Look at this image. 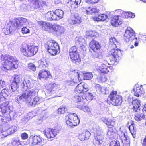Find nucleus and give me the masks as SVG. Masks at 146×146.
Instances as JSON below:
<instances>
[{"label":"nucleus","instance_id":"3c124183","mask_svg":"<svg viewBox=\"0 0 146 146\" xmlns=\"http://www.w3.org/2000/svg\"><path fill=\"white\" fill-rule=\"evenodd\" d=\"M84 80H90L93 77L92 74L90 72H87L83 74Z\"/></svg>","mask_w":146,"mask_h":146},{"label":"nucleus","instance_id":"cd10ccee","mask_svg":"<svg viewBox=\"0 0 146 146\" xmlns=\"http://www.w3.org/2000/svg\"><path fill=\"white\" fill-rule=\"evenodd\" d=\"M90 135V133L88 130H85L83 131L79 136V139L82 141L88 139Z\"/></svg>","mask_w":146,"mask_h":146},{"label":"nucleus","instance_id":"ea45409f","mask_svg":"<svg viewBox=\"0 0 146 146\" xmlns=\"http://www.w3.org/2000/svg\"><path fill=\"white\" fill-rule=\"evenodd\" d=\"M55 11L58 20H59L62 18L64 15V12L62 10L58 9Z\"/></svg>","mask_w":146,"mask_h":146},{"label":"nucleus","instance_id":"a211bd4d","mask_svg":"<svg viewBox=\"0 0 146 146\" xmlns=\"http://www.w3.org/2000/svg\"><path fill=\"white\" fill-rule=\"evenodd\" d=\"M57 85L55 83L49 84L45 86L46 92L45 95L50 96L53 91L56 89Z\"/></svg>","mask_w":146,"mask_h":146},{"label":"nucleus","instance_id":"e433bc0d","mask_svg":"<svg viewBox=\"0 0 146 146\" xmlns=\"http://www.w3.org/2000/svg\"><path fill=\"white\" fill-rule=\"evenodd\" d=\"M32 7L35 9H41L42 6L38 0H35L33 1Z\"/></svg>","mask_w":146,"mask_h":146},{"label":"nucleus","instance_id":"09e8293b","mask_svg":"<svg viewBox=\"0 0 146 146\" xmlns=\"http://www.w3.org/2000/svg\"><path fill=\"white\" fill-rule=\"evenodd\" d=\"M122 15L123 16H125V17H131L132 18H134L135 16L134 13L125 12L122 13Z\"/></svg>","mask_w":146,"mask_h":146},{"label":"nucleus","instance_id":"473e14b6","mask_svg":"<svg viewBox=\"0 0 146 146\" xmlns=\"http://www.w3.org/2000/svg\"><path fill=\"white\" fill-rule=\"evenodd\" d=\"M140 113H136L135 115L134 119L137 121H140L142 119H146V115L141 111H139Z\"/></svg>","mask_w":146,"mask_h":146},{"label":"nucleus","instance_id":"ddd939ff","mask_svg":"<svg viewBox=\"0 0 146 146\" xmlns=\"http://www.w3.org/2000/svg\"><path fill=\"white\" fill-rule=\"evenodd\" d=\"M119 136L123 144V146H130V139L127 135V133L125 130L121 131Z\"/></svg>","mask_w":146,"mask_h":146},{"label":"nucleus","instance_id":"de8ad7c7","mask_svg":"<svg viewBox=\"0 0 146 146\" xmlns=\"http://www.w3.org/2000/svg\"><path fill=\"white\" fill-rule=\"evenodd\" d=\"M77 108L85 112L88 113L90 111V109L88 107L86 106L77 105Z\"/></svg>","mask_w":146,"mask_h":146},{"label":"nucleus","instance_id":"8fccbe9b","mask_svg":"<svg viewBox=\"0 0 146 146\" xmlns=\"http://www.w3.org/2000/svg\"><path fill=\"white\" fill-rule=\"evenodd\" d=\"M10 86L12 92H17V90L18 87V84L12 82Z\"/></svg>","mask_w":146,"mask_h":146},{"label":"nucleus","instance_id":"f704fd0d","mask_svg":"<svg viewBox=\"0 0 146 146\" xmlns=\"http://www.w3.org/2000/svg\"><path fill=\"white\" fill-rule=\"evenodd\" d=\"M55 27L54 31L56 32L58 35H60L64 32L65 29L63 27L57 25H56Z\"/></svg>","mask_w":146,"mask_h":146},{"label":"nucleus","instance_id":"864d4df0","mask_svg":"<svg viewBox=\"0 0 146 146\" xmlns=\"http://www.w3.org/2000/svg\"><path fill=\"white\" fill-rule=\"evenodd\" d=\"M83 99V97L81 96L76 95L73 97V100L75 102H81Z\"/></svg>","mask_w":146,"mask_h":146},{"label":"nucleus","instance_id":"a19ab883","mask_svg":"<svg viewBox=\"0 0 146 146\" xmlns=\"http://www.w3.org/2000/svg\"><path fill=\"white\" fill-rule=\"evenodd\" d=\"M115 133L112 129H110L108 130L107 133V136L110 139H113L114 137Z\"/></svg>","mask_w":146,"mask_h":146},{"label":"nucleus","instance_id":"79ce46f5","mask_svg":"<svg viewBox=\"0 0 146 146\" xmlns=\"http://www.w3.org/2000/svg\"><path fill=\"white\" fill-rule=\"evenodd\" d=\"M110 44L113 46L114 47H117L118 41L115 37H111L110 39Z\"/></svg>","mask_w":146,"mask_h":146},{"label":"nucleus","instance_id":"c03bdc74","mask_svg":"<svg viewBox=\"0 0 146 146\" xmlns=\"http://www.w3.org/2000/svg\"><path fill=\"white\" fill-rule=\"evenodd\" d=\"M86 35L87 36H90L91 37L97 36L98 35V33L94 31H87L86 33Z\"/></svg>","mask_w":146,"mask_h":146},{"label":"nucleus","instance_id":"39448f33","mask_svg":"<svg viewBox=\"0 0 146 146\" xmlns=\"http://www.w3.org/2000/svg\"><path fill=\"white\" fill-rule=\"evenodd\" d=\"M38 50V47L34 46H23L21 48V52L24 55L27 57H31L35 54Z\"/></svg>","mask_w":146,"mask_h":146},{"label":"nucleus","instance_id":"dca6fc26","mask_svg":"<svg viewBox=\"0 0 146 146\" xmlns=\"http://www.w3.org/2000/svg\"><path fill=\"white\" fill-rule=\"evenodd\" d=\"M16 30L14 22L10 21L7 26L6 28H4L3 31L4 33L6 35H9L13 31Z\"/></svg>","mask_w":146,"mask_h":146},{"label":"nucleus","instance_id":"a878e982","mask_svg":"<svg viewBox=\"0 0 146 146\" xmlns=\"http://www.w3.org/2000/svg\"><path fill=\"white\" fill-rule=\"evenodd\" d=\"M100 120L106 124L109 128H111L114 126L115 124V121L113 120L107 118L105 117L101 118Z\"/></svg>","mask_w":146,"mask_h":146},{"label":"nucleus","instance_id":"c85d7f7f","mask_svg":"<svg viewBox=\"0 0 146 146\" xmlns=\"http://www.w3.org/2000/svg\"><path fill=\"white\" fill-rule=\"evenodd\" d=\"M81 2V0H69L68 4L72 9H74L77 8Z\"/></svg>","mask_w":146,"mask_h":146},{"label":"nucleus","instance_id":"680f3d73","mask_svg":"<svg viewBox=\"0 0 146 146\" xmlns=\"http://www.w3.org/2000/svg\"><path fill=\"white\" fill-rule=\"evenodd\" d=\"M21 32L23 34H27L30 32V30L26 27H25L22 28Z\"/></svg>","mask_w":146,"mask_h":146},{"label":"nucleus","instance_id":"393cba45","mask_svg":"<svg viewBox=\"0 0 146 146\" xmlns=\"http://www.w3.org/2000/svg\"><path fill=\"white\" fill-rule=\"evenodd\" d=\"M111 25L114 26H117L121 25L122 23V21L118 16H114L111 21Z\"/></svg>","mask_w":146,"mask_h":146},{"label":"nucleus","instance_id":"5fc2aeb1","mask_svg":"<svg viewBox=\"0 0 146 146\" xmlns=\"http://www.w3.org/2000/svg\"><path fill=\"white\" fill-rule=\"evenodd\" d=\"M129 129L133 137L135 138V129L133 125H130L129 127Z\"/></svg>","mask_w":146,"mask_h":146},{"label":"nucleus","instance_id":"9d476101","mask_svg":"<svg viewBox=\"0 0 146 146\" xmlns=\"http://www.w3.org/2000/svg\"><path fill=\"white\" fill-rule=\"evenodd\" d=\"M104 140V134L102 131L98 130L97 132V135L94 136L93 139V144L95 146H101Z\"/></svg>","mask_w":146,"mask_h":146},{"label":"nucleus","instance_id":"4d7b16f0","mask_svg":"<svg viewBox=\"0 0 146 146\" xmlns=\"http://www.w3.org/2000/svg\"><path fill=\"white\" fill-rule=\"evenodd\" d=\"M28 68L33 71H35L36 70V67L32 63H30L28 64Z\"/></svg>","mask_w":146,"mask_h":146},{"label":"nucleus","instance_id":"c9c22d12","mask_svg":"<svg viewBox=\"0 0 146 146\" xmlns=\"http://www.w3.org/2000/svg\"><path fill=\"white\" fill-rule=\"evenodd\" d=\"M21 144V141L19 138H14L12 139L11 144L9 146H18Z\"/></svg>","mask_w":146,"mask_h":146},{"label":"nucleus","instance_id":"338daca9","mask_svg":"<svg viewBox=\"0 0 146 146\" xmlns=\"http://www.w3.org/2000/svg\"><path fill=\"white\" fill-rule=\"evenodd\" d=\"M99 1V0H86V1L88 3L94 4L97 3Z\"/></svg>","mask_w":146,"mask_h":146},{"label":"nucleus","instance_id":"37998d69","mask_svg":"<svg viewBox=\"0 0 146 146\" xmlns=\"http://www.w3.org/2000/svg\"><path fill=\"white\" fill-rule=\"evenodd\" d=\"M86 11L87 14H92L93 13H98L99 10L94 8H89L86 10Z\"/></svg>","mask_w":146,"mask_h":146},{"label":"nucleus","instance_id":"4be33fe9","mask_svg":"<svg viewBox=\"0 0 146 146\" xmlns=\"http://www.w3.org/2000/svg\"><path fill=\"white\" fill-rule=\"evenodd\" d=\"M76 90L79 93L86 92L88 90V86L84 83H80L76 87Z\"/></svg>","mask_w":146,"mask_h":146},{"label":"nucleus","instance_id":"052dcab7","mask_svg":"<svg viewBox=\"0 0 146 146\" xmlns=\"http://www.w3.org/2000/svg\"><path fill=\"white\" fill-rule=\"evenodd\" d=\"M66 110L65 107H60L58 110V113L59 114H63L66 111Z\"/></svg>","mask_w":146,"mask_h":146},{"label":"nucleus","instance_id":"b1692460","mask_svg":"<svg viewBox=\"0 0 146 146\" xmlns=\"http://www.w3.org/2000/svg\"><path fill=\"white\" fill-rule=\"evenodd\" d=\"M38 76L40 80L41 78H44L47 80L48 78L51 77V75L50 72L48 71L45 70H42L40 71Z\"/></svg>","mask_w":146,"mask_h":146},{"label":"nucleus","instance_id":"a18cd8bd","mask_svg":"<svg viewBox=\"0 0 146 146\" xmlns=\"http://www.w3.org/2000/svg\"><path fill=\"white\" fill-rule=\"evenodd\" d=\"M17 130V127L15 126H12L7 129L6 131L8 133V135L14 133Z\"/></svg>","mask_w":146,"mask_h":146},{"label":"nucleus","instance_id":"69168bd1","mask_svg":"<svg viewBox=\"0 0 146 146\" xmlns=\"http://www.w3.org/2000/svg\"><path fill=\"white\" fill-rule=\"evenodd\" d=\"M6 86V83L5 81L1 80L0 82V88H5Z\"/></svg>","mask_w":146,"mask_h":146},{"label":"nucleus","instance_id":"4468645a","mask_svg":"<svg viewBox=\"0 0 146 146\" xmlns=\"http://www.w3.org/2000/svg\"><path fill=\"white\" fill-rule=\"evenodd\" d=\"M42 29L46 31L52 32L55 29L56 25H53L48 22H41L40 23Z\"/></svg>","mask_w":146,"mask_h":146},{"label":"nucleus","instance_id":"7c9ffc66","mask_svg":"<svg viewBox=\"0 0 146 146\" xmlns=\"http://www.w3.org/2000/svg\"><path fill=\"white\" fill-rule=\"evenodd\" d=\"M74 113L68 114L65 118L66 122L67 125L71 127H73V123L71 122L74 117Z\"/></svg>","mask_w":146,"mask_h":146},{"label":"nucleus","instance_id":"aec40b11","mask_svg":"<svg viewBox=\"0 0 146 146\" xmlns=\"http://www.w3.org/2000/svg\"><path fill=\"white\" fill-rule=\"evenodd\" d=\"M96 89L99 94H107L109 93V88L102 86L99 84L96 86Z\"/></svg>","mask_w":146,"mask_h":146},{"label":"nucleus","instance_id":"423d86ee","mask_svg":"<svg viewBox=\"0 0 146 146\" xmlns=\"http://www.w3.org/2000/svg\"><path fill=\"white\" fill-rule=\"evenodd\" d=\"M69 53L71 60L73 63L78 64L80 62V58L79 56L78 49L76 46H74L70 48Z\"/></svg>","mask_w":146,"mask_h":146},{"label":"nucleus","instance_id":"412c9836","mask_svg":"<svg viewBox=\"0 0 146 146\" xmlns=\"http://www.w3.org/2000/svg\"><path fill=\"white\" fill-rule=\"evenodd\" d=\"M141 102L138 99L133 100L132 102L133 106V110L135 112H139L140 111V109L141 108Z\"/></svg>","mask_w":146,"mask_h":146},{"label":"nucleus","instance_id":"4c0bfd02","mask_svg":"<svg viewBox=\"0 0 146 146\" xmlns=\"http://www.w3.org/2000/svg\"><path fill=\"white\" fill-rule=\"evenodd\" d=\"M74 117L72 119V121H71L72 123H73V127L76 126L79 124L80 122L79 119H78L77 115L74 113Z\"/></svg>","mask_w":146,"mask_h":146},{"label":"nucleus","instance_id":"20e7f679","mask_svg":"<svg viewBox=\"0 0 146 146\" xmlns=\"http://www.w3.org/2000/svg\"><path fill=\"white\" fill-rule=\"evenodd\" d=\"M45 47L52 55H55L60 52V48L58 43L53 40L47 42Z\"/></svg>","mask_w":146,"mask_h":146},{"label":"nucleus","instance_id":"0eeeda50","mask_svg":"<svg viewBox=\"0 0 146 146\" xmlns=\"http://www.w3.org/2000/svg\"><path fill=\"white\" fill-rule=\"evenodd\" d=\"M60 130V127H55L54 129L49 128L46 129L44 131L45 135L48 139L49 141H51L53 138L56 136Z\"/></svg>","mask_w":146,"mask_h":146},{"label":"nucleus","instance_id":"f257e3e1","mask_svg":"<svg viewBox=\"0 0 146 146\" xmlns=\"http://www.w3.org/2000/svg\"><path fill=\"white\" fill-rule=\"evenodd\" d=\"M38 92V89L36 88L27 91L18 97L16 102L19 103L20 102H25L28 103L29 106H35L37 104H39L43 101L42 98H40L37 96L34 98L33 100H32L33 97L37 95Z\"/></svg>","mask_w":146,"mask_h":146},{"label":"nucleus","instance_id":"f3484780","mask_svg":"<svg viewBox=\"0 0 146 146\" xmlns=\"http://www.w3.org/2000/svg\"><path fill=\"white\" fill-rule=\"evenodd\" d=\"M32 144L33 145H43L44 144V139L40 136L32 135Z\"/></svg>","mask_w":146,"mask_h":146},{"label":"nucleus","instance_id":"f03ea898","mask_svg":"<svg viewBox=\"0 0 146 146\" xmlns=\"http://www.w3.org/2000/svg\"><path fill=\"white\" fill-rule=\"evenodd\" d=\"M9 102H7L0 105V116L2 117V122L5 123L10 121L12 118H15L17 116L15 113L13 111L8 112L10 110Z\"/></svg>","mask_w":146,"mask_h":146},{"label":"nucleus","instance_id":"0e129e2a","mask_svg":"<svg viewBox=\"0 0 146 146\" xmlns=\"http://www.w3.org/2000/svg\"><path fill=\"white\" fill-rule=\"evenodd\" d=\"M85 98L86 99H88L90 100H92L93 98V96L92 94L90 93H88L87 94L86 97Z\"/></svg>","mask_w":146,"mask_h":146},{"label":"nucleus","instance_id":"2f4dec72","mask_svg":"<svg viewBox=\"0 0 146 146\" xmlns=\"http://www.w3.org/2000/svg\"><path fill=\"white\" fill-rule=\"evenodd\" d=\"M72 74H74V77L73 79V82L74 83H76L79 82V80H81V74L78 73V71L77 70H74L72 72Z\"/></svg>","mask_w":146,"mask_h":146},{"label":"nucleus","instance_id":"f8f14e48","mask_svg":"<svg viewBox=\"0 0 146 146\" xmlns=\"http://www.w3.org/2000/svg\"><path fill=\"white\" fill-rule=\"evenodd\" d=\"M90 48L94 52L98 54L96 57L97 58H100L101 57V53L99 50L101 48V46L98 42L94 40L91 41L89 44Z\"/></svg>","mask_w":146,"mask_h":146},{"label":"nucleus","instance_id":"bb28decb","mask_svg":"<svg viewBox=\"0 0 146 146\" xmlns=\"http://www.w3.org/2000/svg\"><path fill=\"white\" fill-rule=\"evenodd\" d=\"M81 22V18L77 14H75L74 17L70 21V23L72 25L80 24Z\"/></svg>","mask_w":146,"mask_h":146},{"label":"nucleus","instance_id":"7ed1b4c3","mask_svg":"<svg viewBox=\"0 0 146 146\" xmlns=\"http://www.w3.org/2000/svg\"><path fill=\"white\" fill-rule=\"evenodd\" d=\"M1 60L5 62L1 66V70L7 72L13 68H17L18 67V62L17 58L7 54L1 57Z\"/></svg>","mask_w":146,"mask_h":146},{"label":"nucleus","instance_id":"58836bf2","mask_svg":"<svg viewBox=\"0 0 146 146\" xmlns=\"http://www.w3.org/2000/svg\"><path fill=\"white\" fill-rule=\"evenodd\" d=\"M3 127L0 125V139L3 138L8 135V133L5 130H3Z\"/></svg>","mask_w":146,"mask_h":146},{"label":"nucleus","instance_id":"5701e85b","mask_svg":"<svg viewBox=\"0 0 146 146\" xmlns=\"http://www.w3.org/2000/svg\"><path fill=\"white\" fill-rule=\"evenodd\" d=\"M111 63H110L107 62L106 61L105 62L102 64L100 67V70L102 72L106 73L109 71V70L111 69V67L108 66L109 65L112 64Z\"/></svg>","mask_w":146,"mask_h":146},{"label":"nucleus","instance_id":"9b49d317","mask_svg":"<svg viewBox=\"0 0 146 146\" xmlns=\"http://www.w3.org/2000/svg\"><path fill=\"white\" fill-rule=\"evenodd\" d=\"M135 33L131 28L128 27L124 34V39L126 42L134 39L135 37Z\"/></svg>","mask_w":146,"mask_h":146},{"label":"nucleus","instance_id":"49530a36","mask_svg":"<svg viewBox=\"0 0 146 146\" xmlns=\"http://www.w3.org/2000/svg\"><path fill=\"white\" fill-rule=\"evenodd\" d=\"M11 92L8 88H6L2 90L0 94L3 96L4 97H7L10 94V93Z\"/></svg>","mask_w":146,"mask_h":146},{"label":"nucleus","instance_id":"1a4fd4ad","mask_svg":"<svg viewBox=\"0 0 146 146\" xmlns=\"http://www.w3.org/2000/svg\"><path fill=\"white\" fill-rule=\"evenodd\" d=\"M110 54L111 55L112 59H110V62L111 64H114L117 60H120L121 56V52L120 49H113L111 50Z\"/></svg>","mask_w":146,"mask_h":146},{"label":"nucleus","instance_id":"2eb2a0df","mask_svg":"<svg viewBox=\"0 0 146 146\" xmlns=\"http://www.w3.org/2000/svg\"><path fill=\"white\" fill-rule=\"evenodd\" d=\"M13 22L14 23L16 29L17 28L19 29L22 26L25 25L28 23L27 20L22 17L15 18Z\"/></svg>","mask_w":146,"mask_h":146},{"label":"nucleus","instance_id":"e2e57ef3","mask_svg":"<svg viewBox=\"0 0 146 146\" xmlns=\"http://www.w3.org/2000/svg\"><path fill=\"white\" fill-rule=\"evenodd\" d=\"M21 137L22 139L25 140L28 138V134L26 133H23L21 134Z\"/></svg>","mask_w":146,"mask_h":146},{"label":"nucleus","instance_id":"6e6d98bb","mask_svg":"<svg viewBox=\"0 0 146 146\" xmlns=\"http://www.w3.org/2000/svg\"><path fill=\"white\" fill-rule=\"evenodd\" d=\"M21 80V77L18 75H15L14 76L13 82H14L19 84Z\"/></svg>","mask_w":146,"mask_h":146},{"label":"nucleus","instance_id":"13d9d810","mask_svg":"<svg viewBox=\"0 0 146 146\" xmlns=\"http://www.w3.org/2000/svg\"><path fill=\"white\" fill-rule=\"evenodd\" d=\"M109 146H120L119 142L113 140L110 143Z\"/></svg>","mask_w":146,"mask_h":146},{"label":"nucleus","instance_id":"774afa93","mask_svg":"<svg viewBox=\"0 0 146 146\" xmlns=\"http://www.w3.org/2000/svg\"><path fill=\"white\" fill-rule=\"evenodd\" d=\"M142 112L146 115V104L144 105V107H143L141 110H140Z\"/></svg>","mask_w":146,"mask_h":146},{"label":"nucleus","instance_id":"603ef678","mask_svg":"<svg viewBox=\"0 0 146 146\" xmlns=\"http://www.w3.org/2000/svg\"><path fill=\"white\" fill-rule=\"evenodd\" d=\"M52 11H50L45 14V17L46 19L48 21L52 20Z\"/></svg>","mask_w":146,"mask_h":146},{"label":"nucleus","instance_id":"bf43d9fd","mask_svg":"<svg viewBox=\"0 0 146 146\" xmlns=\"http://www.w3.org/2000/svg\"><path fill=\"white\" fill-rule=\"evenodd\" d=\"M99 81L102 83L105 82L107 80V79L105 75H103L98 78Z\"/></svg>","mask_w":146,"mask_h":146},{"label":"nucleus","instance_id":"c756f323","mask_svg":"<svg viewBox=\"0 0 146 146\" xmlns=\"http://www.w3.org/2000/svg\"><path fill=\"white\" fill-rule=\"evenodd\" d=\"M21 85L24 88L26 86L27 88H31L33 86V84L32 82V81L28 80H24L21 83Z\"/></svg>","mask_w":146,"mask_h":146},{"label":"nucleus","instance_id":"6ab92c4d","mask_svg":"<svg viewBox=\"0 0 146 146\" xmlns=\"http://www.w3.org/2000/svg\"><path fill=\"white\" fill-rule=\"evenodd\" d=\"M143 86H139L138 84H136L133 89L135 95L137 97L141 96L144 93V89L142 88Z\"/></svg>","mask_w":146,"mask_h":146},{"label":"nucleus","instance_id":"6e6552de","mask_svg":"<svg viewBox=\"0 0 146 146\" xmlns=\"http://www.w3.org/2000/svg\"><path fill=\"white\" fill-rule=\"evenodd\" d=\"M111 103L113 105H120L122 102V98L120 95L117 94L115 91H113L111 92L110 95Z\"/></svg>","mask_w":146,"mask_h":146},{"label":"nucleus","instance_id":"72a5a7b5","mask_svg":"<svg viewBox=\"0 0 146 146\" xmlns=\"http://www.w3.org/2000/svg\"><path fill=\"white\" fill-rule=\"evenodd\" d=\"M107 18V15L105 14H101L94 17L93 18V20L94 21H97V22L99 21H104L106 20Z\"/></svg>","mask_w":146,"mask_h":146}]
</instances>
